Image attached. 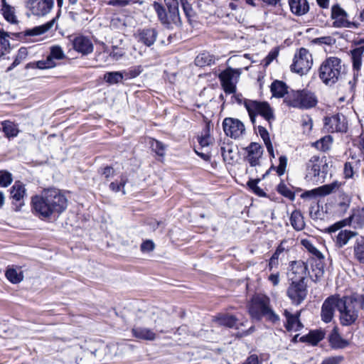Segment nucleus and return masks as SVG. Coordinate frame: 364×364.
Segmentation results:
<instances>
[{"mask_svg": "<svg viewBox=\"0 0 364 364\" xmlns=\"http://www.w3.org/2000/svg\"><path fill=\"white\" fill-rule=\"evenodd\" d=\"M13 181L11 174L6 171H0V186L7 187Z\"/></svg>", "mask_w": 364, "mask_h": 364, "instance_id": "52", "label": "nucleus"}, {"mask_svg": "<svg viewBox=\"0 0 364 364\" xmlns=\"http://www.w3.org/2000/svg\"><path fill=\"white\" fill-rule=\"evenodd\" d=\"M343 173L346 178H350L353 176V167L350 162H346L344 164Z\"/></svg>", "mask_w": 364, "mask_h": 364, "instance_id": "61", "label": "nucleus"}, {"mask_svg": "<svg viewBox=\"0 0 364 364\" xmlns=\"http://www.w3.org/2000/svg\"><path fill=\"white\" fill-rule=\"evenodd\" d=\"M284 315L287 318V323L285 328L288 331L294 330L299 331L302 328L303 325L300 322L299 318L300 312H297L296 314H291L288 310H284Z\"/></svg>", "mask_w": 364, "mask_h": 364, "instance_id": "25", "label": "nucleus"}, {"mask_svg": "<svg viewBox=\"0 0 364 364\" xmlns=\"http://www.w3.org/2000/svg\"><path fill=\"white\" fill-rule=\"evenodd\" d=\"M357 232L348 230H341L338 235L336 236L335 243L336 246L338 248L343 247L346 245L348 242L355 236H356Z\"/></svg>", "mask_w": 364, "mask_h": 364, "instance_id": "28", "label": "nucleus"}, {"mask_svg": "<svg viewBox=\"0 0 364 364\" xmlns=\"http://www.w3.org/2000/svg\"><path fill=\"white\" fill-rule=\"evenodd\" d=\"M346 74V66L341 58L331 56L326 58L318 68V77L323 84L332 86Z\"/></svg>", "mask_w": 364, "mask_h": 364, "instance_id": "2", "label": "nucleus"}, {"mask_svg": "<svg viewBox=\"0 0 364 364\" xmlns=\"http://www.w3.org/2000/svg\"><path fill=\"white\" fill-rule=\"evenodd\" d=\"M142 71H143L142 67L141 65H139V66L131 68L129 70L128 75L130 77L134 78V77H137L139 74H141Z\"/></svg>", "mask_w": 364, "mask_h": 364, "instance_id": "63", "label": "nucleus"}, {"mask_svg": "<svg viewBox=\"0 0 364 364\" xmlns=\"http://www.w3.org/2000/svg\"><path fill=\"white\" fill-rule=\"evenodd\" d=\"M325 127L329 132H343L347 129V123L344 115L336 114L325 117Z\"/></svg>", "mask_w": 364, "mask_h": 364, "instance_id": "17", "label": "nucleus"}, {"mask_svg": "<svg viewBox=\"0 0 364 364\" xmlns=\"http://www.w3.org/2000/svg\"><path fill=\"white\" fill-rule=\"evenodd\" d=\"M180 4L183 8V12L188 21L191 23V21L193 18L195 17L196 14L191 4L187 0H180Z\"/></svg>", "mask_w": 364, "mask_h": 364, "instance_id": "45", "label": "nucleus"}, {"mask_svg": "<svg viewBox=\"0 0 364 364\" xmlns=\"http://www.w3.org/2000/svg\"><path fill=\"white\" fill-rule=\"evenodd\" d=\"M329 342L334 348H343L348 344V341L342 338L335 330L329 336Z\"/></svg>", "mask_w": 364, "mask_h": 364, "instance_id": "36", "label": "nucleus"}, {"mask_svg": "<svg viewBox=\"0 0 364 364\" xmlns=\"http://www.w3.org/2000/svg\"><path fill=\"white\" fill-rule=\"evenodd\" d=\"M48 57L54 61L55 59L62 60L65 58V55L62 48L58 46H55L51 47L50 54Z\"/></svg>", "mask_w": 364, "mask_h": 364, "instance_id": "48", "label": "nucleus"}, {"mask_svg": "<svg viewBox=\"0 0 364 364\" xmlns=\"http://www.w3.org/2000/svg\"><path fill=\"white\" fill-rule=\"evenodd\" d=\"M291 283L287 289V296L292 304L299 305L306 297V284L305 281H299L294 277H291Z\"/></svg>", "mask_w": 364, "mask_h": 364, "instance_id": "10", "label": "nucleus"}, {"mask_svg": "<svg viewBox=\"0 0 364 364\" xmlns=\"http://www.w3.org/2000/svg\"><path fill=\"white\" fill-rule=\"evenodd\" d=\"M157 36L158 32L154 28H144L142 29H139L136 33V38L138 41L148 47H150L155 43Z\"/></svg>", "mask_w": 364, "mask_h": 364, "instance_id": "20", "label": "nucleus"}, {"mask_svg": "<svg viewBox=\"0 0 364 364\" xmlns=\"http://www.w3.org/2000/svg\"><path fill=\"white\" fill-rule=\"evenodd\" d=\"M339 301V295H332L323 301L321 306V316L322 321L325 323L331 321L334 316L335 309H337L338 310Z\"/></svg>", "mask_w": 364, "mask_h": 364, "instance_id": "15", "label": "nucleus"}, {"mask_svg": "<svg viewBox=\"0 0 364 364\" xmlns=\"http://www.w3.org/2000/svg\"><path fill=\"white\" fill-rule=\"evenodd\" d=\"M288 87L286 83L282 81L275 80L271 85V92L272 95L276 97H283L287 93H289L287 90Z\"/></svg>", "mask_w": 364, "mask_h": 364, "instance_id": "31", "label": "nucleus"}, {"mask_svg": "<svg viewBox=\"0 0 364 364\" xmlns=\"http://www.w3.org/2000/svg\"><path fill=\"white\" fill-rule=\"evenodd\" d=\"M248 313L252 318L260 321L262 317L273 323L279 321V316L270 306L269 298L264 294H255L247 304Z\"/></svg>", "mask_w": 364, "mask_h": 364, "instance_id": "3", "label": "nucleus"}, {"mask_svg": "<svg viewBox=\"0 0 364 364\" xmlns=\"http://www.w3.org/2000/svg\"><path fill=\"white\" fill-rule=\"evenodd\" d=\"M151 146L157 155L160 156L165 155L166 146L162 142L158 140H153Z\"/></svg>", "mask_w": 364, "mask_h": 364, "instance_id": "54", "label": "nucleus"}, {"mask_svg": "<svg viewBox=\"0 0 364 364\" xmlns=\"http://www.w3.org/2000/svg\"><path fill=\"white\" fill-rule=\"evenodd\" d=\"M291 274H294L292 277L296 278L299 281H305L308 274L307 264L301 261H294L291 263Z\"/></svg>", "mask_w": 364, "mask_h": 364, "instance_id": "24", "label": "nucleus"}, {"mask_svg": "<svg viewBox=\"0 0 364 364\" xmlns=\"http://www.w3.org/2000/svg\"><path fill=\"white\" fill-rule=\"evenodd\" d=\"M154 249V243L151 240H146L141 245V250L144 252H151Z\"/></svg>", "mask_w": 364, "mask_h": 364, "instance_id": "62", "label": "nucleus"}, {"mask_svg": "<svg viewBox=\"0 0 364 364\" xmlns=\"http://www.w3.org/2000/svg\"><path fill=\"white\" fill-rule=\"evenodd\" d=\"M6 278L12 283L17 284L23 280V274L14 269H8L6 272Z\"/></svg>", "mask_w": 364, "mask_h": 364, "instance_id": "46", "label": "nucleus"}, {"mask_svg": "<svg viewBox=\"0 0 364 364\" xmlns=\"http://www.w3.org/2000/svg\"><path fill=\"white\" fill-rule=\"evenodd\" d=\"M290 223L292 227L297 231L302 230L305 226L303 215L301 213L297 210L292 212L290 217Z\"/></svg>", "mask_w": 364, "mask_h": 364, "instance_id": "34", "label": "nucleus"}, {"mask_svg": "<svg viewBox=\"0 0 364 364\" xmlns=\"http://www.w3.org/2000/svg\"><path fill=\"white\" fill-rule=\"evenodd\" d=\"M26 189L24 186L19 181L16 182L11 190V195L13 199L17 202H21L24 197ZM23 205V203H19V206Z\"/></svg>", "mask_w": 364, "mask_h": 364, "instance_id": "33", "label": "nucleus"}, {"mask_svg": "<svg viewBox=\"0 0 364 364\" xmlns=\"http://www.w3.org/2000/svg\"><path fill=\"white\" fill-rule=\"evenodd\" d=\"M259 181V179H251L247 182V186L256 195L264 196L265 193L257 186Z\"/></svg>", "mask_w": 364, "mask_h": 364, "instance_id": "53", "label": "nucleus"}, {"mask_svg": "<svg viewBox=\"0 0 364 364\" xmlns=\"http://www.w3.org/2000/svg\"><path fill=\"white\" fill-rule=\"evenodd\" d=\"M127 178L124 176H122L119 182H117V181L112 182L109 184V188L114 192H119V191H121V188H122V193L125 194V191L124 189V187L125 184L127 183Z\"/></svg>", "mask_w": 364, "mask_h": 364, "instance_id": "51", "label": "nucleus"}, {"mask_svg": "<svg viewBox=\"0 0 364 364\" xmlns=\"http://www.w3.org/2000/svg\"><path fill=\"white\" fill-rule=\"evenodd\" d=\"M244 106L253 124H255V119L257 115H261L269 124L271 120L274 119L273 111L269 105L266 102L247 100L244 101Z\"/></svg>", "mask_w": 364, "mask_h": 364, "instance_id": "7", "label": "nucleus"}, {"mask_svg": "<svg viewBox=\"0 0 364 364\" xmlns=\"http://www.w3.org/2000/svg\"><path fill=\"white\" fill-rule=\"evenodd\" d=\"M54 5L53 0H28L27 6L36 16H45L50 11Z\"/></svg>", "mask_w": 364, "mask_h": 364, "instance_id": "18", "label": "nucleus"}, {"mask_svg": "<svg viewBox=\"0 0 364 364\" xmlns=\"http://www.w3.org/2000/svg\"><path fill=\"white\" fill-rule=\"evenodd\" d=\"M364 38L355 40L353 43L357 47L350 51L352 68L353 70V80L356 81L360 75V70L363 63V55L364 53Z\"/></svg>", "mask_w": 364, "mask_h": 364, "instance_id": "12", "label": "nucleus"}, {"mask_svg": "<svg viewBox=\"0 0 364 364\" xmlns=\"http://www.w3.org/2000/svg\"><path fill=\"white\" fill-rule=\"evenodd\" d=\"M223 127L225 134L233 139L240 137L245 131L243 123L237 119L225 118Z\"/></svg>", "mask_w": 364, "mask_h": 364, "instance_id": "16", "label": "nucleus"}, {"mask_svg": "<svg viewBox=\"0 0 364 364\" xmlns=\"http://www.w3.org/2000/svg\"><path fill=\"white\" fill-rule=\"evenodd\" d=\"M1 12L4 18L8 22L13 24L18 23L17 18L15 15V9L9 5L6 2V0H1Z\"/></svg>", "mask_w": 364, "mask_h": 364, "instance_id": "29", "label": "nucleus"}, {"mask_svg": "<svg viewBox=\"0 0 364 364\" xmlns=\"http://www.w3.org/2000/svg\"><path fill=\"white\" fill-rule=\"evenodd\" d=\"M324 338V333L321 331H311L306 337H302L304 341H306L312 345H316Z\"/></svg>", "mask_w": 364, "mask_h": 364, "instance_id": "39", "label": "nucleus"}, {"mask_svg": "<svg viewBox=\"0 0 364 364\" xmlns=\"http://www.w3.org/2000/svg\"><path fill=\"white\" fill-rule=\"evenodd\" d=\"M287 164V159L284 156H281L279 157V164L277 167V172L279 176H282L284 173Z\"/></svg>", "mask_w": 364, "mask_h": 364, "instance_id": "58", "label": "nucleus"}, {"mask_svg": "<svg viewBox=\"0 0 364 364\" xmlns=\"http://www.w3.org/2000/svg\"><path fill=\"white\" fill-rule=\"evenodd\" d=\"M341 323L350 326L358 318V310L349 296L340 297L338 304Z\"/></svg>", "mask_w": 364, "mask_h": 364, "instance_id": "8", "label": "nucleus"}, {"mask_svg": "<svg viewBox=\"0 0 364 364\" xmlns=\"http://www.w3.org/2000/svg\"><path fill=\"white\" fill-rule=\"evenodd\" d=\"M168 8V11L159 4L154 3V8L158 15V17L164 25L168 28L173 26H181L182 24L181 16L179 15L178 0H164Z\"/></svg>", "mask_w": 364, "mask_h": 364, "instance_id": "4", "label": "nucleus"}, {"mask_svg": "<svg viewBox=\"0 0 364 364\" xmlns=\"http://www.w3.org/2000/svg\"><path fill=\"white\" fill-rule=\"evenodd\" d=\"M73 47L82 55H88L93 51V44L90 39L83 36L75 37L73 41Z\"/></svg>", "mask_w": 364, "mask_h": 364, "instance_id": "21", "label": "nucleus"}, {"mask_svg": "<svg viewBox=\"0 0 364 364\" xmlns=\"http://www.w3.org/2000/svg\"><path fill=\"white\" fill-rule=\"evenodd\" d=\"M350 219L357 227H363L364 225V207L355 210L350 216Z\"/></svg>", "mask_w": 364, "mask_h": 364, "instance_id": "40", "label": "nucleus"}, {"mask_svg": "<svg viewBox=\"0 0 364 364\" xmlns=\"http://www.w3.org/2000/svg\"><path fill=\"white\" fill-rule=\"evenodd\" d=\"M247 159L252 166L259 164V159L261 158L263 150L262 147L257 143L252 142L247 148Z\"/></svg>", "mask_w": 364, "mask_h": 364, "instance_id": "22", "label": "nucleus"}, {"mask_svg": "<svg viewBox=\"0 0 364 364\" xmlns=\"http://www.w3.org/2000/svg\"><path fill=\"white\" fill-rule=\"evenodd\" d=\"M277 191L283 196L289 198L291 200H294L295 198V194L291 191L284 183H281L277 186Z\"/></svg>", "mask_w": 364, "mask_h": 364, "instance_id": "49", "label": "nucleus"}, {"mask_svg": "<svg viewBox=\"0 0 364 364\" xmlns=\"http://www.w3.org/2000/svg\"><path fill=\"white\" fill-rule=\"evenodd\" d=\"M342 360V358L339 356L328 357L324 359L321 364H338Z\"/></svg>", "mask_w": 364, "mask_h": 364, "instance_id": "64", "label": "nucleus"}, {"mask_svg": "<svg viewBox=\"0 0 364 364\" xmlns=\"http://www.w3.org/2000/svg\"><path fill=\"white\" fill-rule=\"evenodd\" d=\"M216 321L220 326H224L228 328H235L239 329V326H242L243 323H237V318L230 314H220L216 317Z\"/></svg>", "mask_w": 364, "mask_h": 364, "instance_id": "27", "label": "nucleus"}, {"mask_svg": "<svg viewBox=\"0 0 364 364\" xmlns=\"http://www.w3.org/2000/svg\"><path fill=\"white\" fill-rule=\"evenodd\" d=\"M31 205L40 216L48 218L53 214H60L68 207V199L64 193L57 188H48L31 198Z\"/></svg>", "mask_w": 364, "mask_h": 364, "instance_id": "1", "label": "nucleus"}, {"mask_svg": "<svg viewBox=\"0 0 364 364\" xmlns=\"http://www.w3.org/2000/svg\"><path fill=\"white\" fill-rule=\"evenodd\" d=\"M9 36L7 32L0 30V58L5 55L10 49Z\"/></svg>", "mask_w": 364, "mask_h": 364, "instance_id": "38", "label": "nucleus"}, {"mask_svg": "<svg viewBox=\"0 0 364 364\" xmlns=\"http://www.w3.org/2000/svg\"><path fill=\"white\" fill-rule=\"evenodd\" d=\"M356 306L364 311V294H354L349 296Z\"/></svg>", "mask_w": 364, "mask_h": 364, "instance_id": "57", "label": "nucleus"}, {"mask_svg": "<svg viewBox=\"0 0 364 364\" xmlns=\"http://www.w3.org/2000/svg\"><path fill=\"white\" fill-rule=\"evenodd\" d=\"M341 183L338 181H334L329 184H326L318 188L307 191L303 193L301 196L302 198H314L316 196H325L335 192L338 189Z\"/></svg>", "mask_w": 364, "mask_h": 364, "instance_id": "19", "label": "nucleus"}, {"mask_svg": "<svg viewBox=\"0 0 364 364\" xmlns=\"http://www.w3.org/2000/svg\"><path fill=\"white\" fill-rule=\"evenodd\" d=\"M291 12L296 16H301L309 11L308 0H288Z\"/></svg>", "mask_w": 364, "mask_h": 364, "instance_id": "23", "label": "nucleus"}, {"mask_svg": "<svg viewBox=\"0 0 364 364\" xmlns=\"http://www.w3.org/2000/svg\"><path fill=\"white\" fill-rule=\"evenodd\" d=\"M329 161L326 156L320 157L314 155L310 158L306 165V179L308 181H318L319 178H324L328 173Z\"/></svg>", "mask_w": 364, "mask_h": 364, "instance_id": "6", "label": "nucleus"}, {"mask_svg": "<svg viewBox=\"0 0 364 364\" xmlns=\"http://www.w3.org/2000/svg\"><path fill=\"white\" fill-rule=\"evenodd\" d=\"M155 326L154 328H149L144 326H134L132 329L133 336L141 340L144 341H154L157 337L156 332L164 333V331L161 328V324L157 323L156 319H154Z\"/></svg>", "mask_w": 364, "mask_h": 364, "instance_id": "14", "label": "nucleus"}, {"mask_svg": "<svg viewBox=\"0 0 364 364\" xmlns=\"http://www.w3.org/2000/svg\"><path fill=\"white\" fill-rule=\"evenodd\" d=\"M284 102L288 106L299 108L310 109L317 104L315 95L308 90H293L287 93Z\"/></svg>", "mask_w": 364, "mask_h": 364, "instance_id": "5", "label": "nucleus"}, {"mask_svg": "<svg viewBox=\"0 0 364 364\" xmlns=\"http://www.w3.org/2000/svg\"><path fill=\"white\" fill-rule=\"evenodd\" d=\"M220 151L224 161L228 163L234 161L237 156V147L232 144H224Z\"/></svg>", "mask_w": 364, "mask_h": 364, "instance_id": "26", "label": "nucleus"}, {"mask_svg": "<svg viewBox=\"0 0 364 364\" xmlns=\"http://www.w3.org/2000/svg\"><path fill=\"white\" fill-rule=\"evenodd\" d=\"M279 52L277 50H273L269 53L267 56L263 60V65L267 67L278 55Z\"/></svg>", "mask_w": 364, "mask_h": 364, "instance_id": "59", "label": "nucleus"}, {"mask_svg": "<svg viewBox=\"0 0 364 364\" xmlns=\"http://www.w3.org/2000/svg\"><path fill=\"white\" fill-rule=\"evenodd\" d=\"M55 63L48 56L45 60H38L31 63V68H37L38 69H49L55 67Z\"/></svg>", "mask_w": 364, "mask_h": 364, "instance_id": "44", "label": "nucleus"}, {"mask_svg": "<svg viewBox=\"0 0 364 364\" xmlns=\"http://www.w3.org/2000/svg\"><path fill=\"white\" fill-rule=\"evenodd\" d=\"M332 144V137L331 136H325L320 140L314 143L315 147L322 151H328Z\"/></svg>", "mask_w": 364, "mask_h": 364, "instance_id": "42", "label": "nucleus"}, {"mask_svg": "<svg viewBox=\"0 0 364 364\" xmlns=\"http://www.w3.org/2000/svg\"><path fill=\"white\" fill-rule=\"evenodd\" d=\"M54 21H55V20L53 19L52 21H50L43 25H41L39 26H36L31 29H27L25 31H23L22 33H23V36H39V35L43 34L53 27V26L54 24Z\"/></svg>", "mask_w": 364, "mask_h": 364, "instance_id": "30", "label": "nucleus"}, {"mask_svg": "<svg viewBox=\"0 0 364 364\" xmlns=\"http://www.w3.org/2000/svg\"><path fill=\"white\" fill-rule=\"evenodd\" d=\"M313 59L311 54L304 48H300L298 53H296L291 65V70L296 73L306 74L311 68Z\"/></svg>", "mask_w": 364, "mask_h": 364, "instance_id": "9", "label": "nucleus"}, {"mask_svg": "<svg viewBox=\"0 0 364 364\" xmlns=\"http://www.w3.org/2000/svg\"><path fill=\"white\" fill-rule=\"evenodd\" d=\"M354 255L360 262L364 264V237L357 239L354 245Z\"/></svg>", "mask_w": 364, "mask_h": 364, "instance_id": "37", "label": "nucleus"}, {"mask_svg": "<svg viewBox=\"0 0 364 364\" xmlns=\"http://www.w3.org/2000/svg\"><path fill=\"white\" fill-rule=\"evenodd\" d=\"M291 247V245H289V241L283 240L277 247L273 255L279 257L282 254L287 253L290 250Z\"/></svg>", "mask_w": 364, "mask_h": 364, "instance_id": "50", "label": "nucleus"}, {"mask_svg": "<svg viewBox=\"0 0 364 364\" xmlns=\"http://www.w3.org/2000/svg\"><path fill=\"white\" fill-rule=\"evenodd\" d=\"M1 127L3 132L9 139L17 136L19 133L18 125L9 120L2 122Z\"/></svg>", "mask_w": 364, "mask_h": 364, "instance_id": "32", "label": "nucleus"}, {"mask_svg": "<svg viewBox=\"0 0 364 364\" xmlns=\"http://www.w3.org/2000/svg\"><path fill=\"white\" fill-rule=\"evenodd\" d=\"M257 129H258V132H259L260 136L262 138V139L265 144L267 151L269 152V155L274 158V149H273L272 144L270 141V139L269 136V133H268L267 130L266 129L265 127H264L261 125H259Z\"/></svg>", "mask_w": 364, "mask_h": 364, "instance_id": "35", "label": "nucleus"}, {"mask_svg": "<svg viewBox=\"0 0 364 364\" xmlns=\"http://www.w3.org/2000/svg\"><path fill=\"white\" fill-rule=\"evenodd\" d=\"M104 79L109 84H116L122 81L123 75L120 72H109L105 74Z\"/></svg>", "mask_w": 364, "mask_h": 364, "instance_id": "47", "label": "nucleus"}, {"mask_svg": "<svg viewBox=\"0 0 364 364\" xmlns=\"http://www.w3.org/2000/svg\"><path fill=\"white\" fill-rule=\"evenodd\" d=\"M240 72L228 68L221 72L218 76L222 87L226 94H232L236 92V84L238 81Z\"/></svg>", "mask_w": 364, "mask_h": 364, "instance_id": "11", "label": "nucleus"}, {"mask_svg": "<svg viewBox=\"0 0 364 364\" xmlns=\"http://www.w3.org/2000/svg\"><path fill=\"white\" fill-rule=\"evenodd\" d=\"M331 18L333 20V26L336 28H358L359 23L348 20L347 12L338 5L331 8Z\"/></svg>", "mask_w": 364, "mask_h": 364, "instance_id": "13", "label": "nucleus"}, {"mask_svg": "<svg viewBox=\"0 0 364 364\" xmlns=\"http://www.w3.org/2000/svg\"><path fill=\"white\" fill-rule=\"evenodd\" d=\"M213 62V57L206 53L198 55L195 59L196 65L199 67L210 65Z\"/></svg>", "mask_w": 364, "mask_h": 364, "instance_id": "43", "label": "nucleus"}, {"mask_svg": "<svg viewBox=\"0 0 364 364\" xmlns=\"http://www.w3.org/2000/svg\"><path fill=\"white\" fill-rule=\"evenodd\" d=\"M137 2H139V0H109L107 2V5L116 7H125Z\"/></svg>", "mask_w": 364, "mask_h": 364, "instance_id": "55", "label": "nucleus"}, {"mask_svg": "<svg viewBox=\"0 0 364 364\" xmlns=\"http://www.w3.org/2000/svg\"><path fill=\"white\" fill-rule=\"evenodd\" d=\"M302 245L312 255L315 256L319 260L323 259L322 253L313 245L309 240H302Z\"/></svg>", "mask_w": 364, "mask_h": 364, "instance_id": "41", "label": "nucleus"}, {"mask_svg": "<svg viewBox=\"0 0 364 364\" xmlns=\"http://www.w3.org/2000/svg\"><path fill=\"white\" fill-rule=\"evenodd\" d=\"M339 198L341 201L339 202V206L342 208L346 210L347 208L349 207L350 203H351V197L343 192H341L339 194Z\"/></svg>", "mask_w": 364, "mask_h": 364, "instance_id": "56", "label": "nucleus"}, {"mask_svg": "<svg viewBox=\"0 0 364 364\" xmlns=\"http://www.w3.org/2000/svg\"><path fill=\"white\" fill-rule=\"evenodd\" d=\"M198 142L202 148L208 146L212 143V138L208 134L198 137Z\"/></svg>", "mask_w": 364, "mask_h": 364, "instance_id": "60", "label": "nucleus"}]
</instances>
